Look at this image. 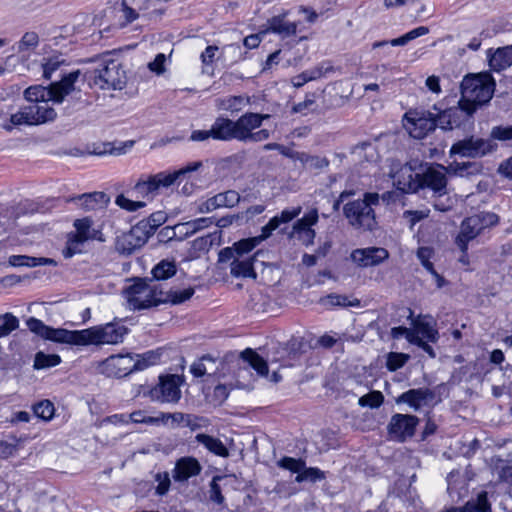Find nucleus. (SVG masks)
Here are the masks:
<instances>
[{
  "mask_svg": "<svg viewBox=\"0 0 512 512\" xmlns=\"http://www.w3.org/2000/svg\"><path fill=\"white\" fill-rule=\"evenodd\" d=\"M498 222L499 216L492 212H481L465 218L460 225L455 244L457 247L468 249L470 241L474 240L486 228L497 225Z\"/></svg>",
  "mask_w": 512,
  "mask_h": 512,
  "instance_id": "nucleus-7",
  "label": "nucleus"
},
{
  "mask_svg": "<svg viewBox=\"0 0 512 512\" xmlns=\"http://www.w3.org/2000/svg\"><path fill=\"white\" fill-rule=\"evenodd\" d=\"M437 126V116L430 111L409 110L403 117V127L415 139L425 138Z\"/></svg>",
  "mask_w": 512,
  "mask_h": 512,
  "instance_id": "nucleus-12",
  "label": "nucleus"
},
{
  "mask_svg": "<svg viewBox=\"0 0 512 512\" xmlns=\"http://www.w3.org/2000/svg\"><path fill=\"white\" fill-rule=\"evenodd\" d=\"M392 177L394 186L404 193L416 192L421 188L420 174L414 173L408 164L400 167Z\"/></svg>",
  "mask_w": 512,
  "mask_h": 512,
  "instance_id": "nucleus-22",
  "label": "nucleus"
},
{
  "mask_svg": "<svg viewBox=\"0 0 512 512\" xmlns=\"http://www.w3.org/2000/svg\"><path fill=\"white\" fill-rule=\"evenodd\" d=\"M27 326L30 331L47 340L57 343L84 345L83 330L69 331L63 328H52L34 317L27 320Z\"/></svg>",
  "mask_w": 512,
  "mask_h": 512,
  "instance_id": "nucleus-10",
  "label": "nucleus"
},
{
  "mask_svg": "<svg viewBox=\"0 0 512 512\" xmlns=\"http://www.w3.org/2000/svg\"><path fill=\"white\" fill-rule=\"evenodd\" d=\"M324 478H325V473L323 471H321L320 469H318L316 467L307 468L305 466V468L301 471V473H299L296 476L295 481L298 483H301L304 481L316 482V481L323 480Z\"/></svg>",
  "mask_w": 512,
  "mask_h": 512,
  "instance_id": "nucleus-48",
  "label": "nucleus"
},
{
  "mask_svg": "<svg viewBox=\"0 0 512 512\" xmlns=\"http://www.w3.org/2000/svg\"><path fill=\"white\" fill-rule=\"evenodd\" d=\"M155 479L158 482V485L156 487V494L161 496L165 495L169 491L171 484L169 474L167 472L158 473Z\"/></svg>",
  "mask_w": 512,
  "mask_h": 512,
  "instance_id": "nucleus-59",
  "label": "nucleus"
},
{
  "mask_svg": "<svg viewBox=\"0 0 512 512\" xmlns=\"http://www.w3.org/2000/svg\"><path fill=\"white\" fill-rule=\"evenodd\" d=\"M269 114L245 113L236 122V140L243 143H257L267 140L270 131L259 129L264 120L269 119Z\"/></svg>",
  "mask_w": 512,
  "mask_h": 512,
  "instance_id": "nucleus-6",
  "label": "nucleus"
},
{
  "mask_svg": "<svg viewBox=\"0 0 512 512\" xmlns=\"http://www.w3.org/2000/svg\"><path fill=\"white\" fill-rule=\"evenodd\" d=\"M491 140H512V126H494L490 132Z\"/></svg>",
  "mask_w": 512,
  "mask_h": 512,
  "instance_id": "nucleus-57",
  "label": "nucleus"
},
{
  "mask_svg": "<svg viewBox=\"0 0 512 512\" xmlns=\"http://www.w3.org/2000/svg\"><path fill=\"white\" fill-rule=\"evenodd\" d=\"M329 164H330V161L326 157L320 156V155H311L307 169L323 170V169L327 168L329 166Z\"/></svg>",
  "mask_w": 512,
  "mask_h": 512,
  "instance_id": "nucleus-64",
  "label": "nucleus"
},
{
  "mask_svg": "<svg viewBox=\"0 0 512 512\" xmlns=\"http://www.w3.org/2000/svg\"><path fill=\"white\" fill-rule=\"evenodd\" d=\"M56 111L50 105V101L27 104L16 113L11 114L10 121L13 125H39L55 120Z\"/></svg>",
  "mask_w": 512,
  "mask_h": 512,
  "instance_id": "nucleus-8",
  "label": "nucleus"
},
{
  "mask_svg": "<svg viewBox=\"0 0 512 512\" xmlns=\"http://www.w3.org/2000/svg\"><path fill=\"white\" fill-rule=\"evenodd\" d=\"M433 255L434 251L429 247H420L417 250V257L428 272L434 270L433 263L430 261Z\"/></svg>",
  "mask_w": 512,
  "mask_h": 512,
  "instance_id": "nucleus-58",
  "label": "nucleus"
},
{
  "mask_svg": "<svg viewBox=\"0 0 512 512\" xmlns=\"http://www.w3.org/2000/svg\"><path fill=\"white\" fill-rule=\"evenodd\" d=\"M19 326V320L11 313L0 315V338L8 336Z\"/></svg>",
  "mask_w": 512,
  "mask_h": 512,
  "instance_id": "nucleus-46",
  "label": "nucleus"
},
{
  "mask_svg": "<svg viewBox=\"0 0 512 512\" xmlns=\"http://www.w3.org/2000/svg\"><path fill=\"white\" fill-rule=\"evenodd\" d=\"M218 50L219 48L215 45L207 46L206 49L200 55L202 64L204 66L211 65L216 60Z\"/></svg>",
  "mask_w": 512,
  "mask_h": 512,
  "instance_id": "nucleus-63",
  "label": "nucleus"
},
{
  "mask_svg": "<svg viewBox=\"0 0 512 512\" xmlns=\"http://www.w3.org/2000/svg\"><path fill=\"white\" fill-rule=\"evenodd\" d=\"M159 291L158 286L152 281L148 283L146 280L139 279L126 291L129 306L134 310L158 306L162 303L159 300L162 298Z\"/></svg>",
  "mask_w": 512,
  "mask_h": 512,
  "instance_id": "nucleus-9",
  "label": "nucleus"
},
{
  "mask_svg": "<svg viewBox=\"0 0 512 512\" xmlns=\"http://www.w3.org/2000/svg\"><path fill=\"white\" fill-rule=\"evenodd\" d=\"M61 79L51 83L48 87L41 85L30 86L24 91V98L31 103H40V101H52L62 103L64 98L77 89L82 73L75 70L69 73H60Z\"/></svg>",
  "mask_w": 512,
  "mask_h": 512,
  "instance_id": "nucleus-3",
  "label": "nucleus"
},
{
  "mask_svg": "<svg viewBox=\"0 0 512 512\" xmlns=\"http://www.w3.org/2000/svg\"><path fill=\"white\" fill-rule=\"evenodd\" d=\"M298 22L289 21L287 13L273 16L267 21V28L264 32H271L279 35L281 38L294 36L297 32Z\"/></svg>",
  "mask_w": 512,
  "mask_h": 512,
  "instance_id": "nucleus-24",
  "label": "nucleus"
},
{
  "mask_svg": "<svg viewBox=\"0 0 512 512\" xmlns=\"http://www.w3.org/2000/svg\"><path fill=\"white\" fill-rule=\"evenodd\" d=\"M497 149V144L491 139L470 136L454 143L450 155H459L467 158H481Z\"/></svg>",
  "mask_w": 512,
  "mask_h": 512,
  "instance_id": "nucleus-14",
  "label": "nucleus"
},
{
  "mask_svg": "<svg viewBox=\"0 0 512 512\" xmlns=\"http://www.w3.org/2000/svg\"><path fill=\"white\" fill-rule=\"evenodd\" d=\"M384 396L380 391H371L358 400V404L362 407L378 408L382 405Z\"/></svg>",
  "mask_w": 512,
  "mask_h": 512,
  "instance_id": "nucleus-50",
  "label": "nucleus"
},
{
  "mask_svg": "<svg viewBox=\"0 0 512 512\" xmlns=\"http://www.w3.org/2000/svg\"><path fill=\"white\" fill-rule=\"evenodd\" d=\"M249 103V99L243 96H229L220 101V108L232 113L239 112Z\"/></svg>",
  "mask_w": 512,
  "mask_h": 512,
  "instance_id": "nucleus-44",
  "label": "nucleus"
},
{
  "mask_svg": "<svg viewBox=\"0 0 512 512\" xmlns=\"http://www.w3.org/2000/svg\"><path fill=\"white\" fill-rule=\"evenodd\" d=\"M332 70V66L320 64L317 67H314L310 70L304 71L301 74L295 76L292 79V83L295 87H301L305 83L316 80L320 77H322L324 74Z\"/></svg>",
  "mask_w": 512,
  "mask_h": 512,
  "instance_id": "nucleus-33",
  "label": "nucleus"
},
{
  "mask_svg": "<svg viewBox=\"0 0 512 512\" xmlns=\"http://www.w3.org/2000/svg\"><path fill=\"white\" fill-rule=\"evenodd\" d=\"M212 224L211 218H198L186 223H182L176 226V229L185 236L195 234L201 229L209 227Z\"/></svg>",
  "mask_w": 512,
  "mask_h": 512,
  "instance_id": "nucleus-37",
  "label": "nucleus"
},
{
  "mask_svg": "<svg viewBox=\"0 0 512 512\" xmlns=\"http://www.w3.org/2000/svg\"><path fill=\"white\" fill-rule=\"evenodd\" d=\"M474 114L475 111L459 99L458 106L447 108L437 114L438 126L442 130H452L471 120Z\"/></svg>",
  "mask_w": 512,
  "mask_h": 512,
  "instance_id": "nucleus-15",
  "label": "nucleus"
},
{
  "mask_svg": "<svg viewBox=\"0 0 512 512\" xmlns=\"http://www.w3.org/2000/svg\"><path fill=\"white\" fill-rule=\"evenodd\" d=\"M34 415L48 421L54 415V405L49 400H43L33 406Z\"/></svg>",
  "mask_w": 512,
  "mask_h": 512,
  "instance_id": "nucleus-49",
  "label": "nucleus"
},
{
  "mask_svg": "<svg viewBox=\"0 0 512 512\" xmlns=\"http://www.w3.org/2000/svg\"><path fill=\"white\" fill-rule=\"evenodd\" d=\"M165 61V54L159 53L156 55L155 59L148 64V68L157 75H161L165 72Z\"/></svg>",
  "mask_w": 512,
  "mask_h": 512,
  "instance_id": "nucleus-61",
  "label": "nucleus"
},
{
  "mask_svg": "<svg viewBox=\"0 0 512 512\" xmlns=\"http://www.w3.org/2000/svg\"><path fill=\"white\" fill-rule=\"evenodd\" d=\"M318 221V212L316 209L311 210L307 214H305L301 219L297 220L292 229L293 235H299L303 231H305V228H310L313 225H315Z\"/></svg>",
  "mask_w": 512,
  "mask_h": 512,
  "instance_id": "nucleus-42",
  "label": "nucleus"
},
{
  "mask_svg": "<svg viewBox=\"0 0 512 512\" xmlns=\"http://www.w3.org/2000/svg\"><path fill=\"white\" fill-rule=\"evenodd\" d=\"M106 195L102 192H94L89 194H83L77 197L75 200L78 205L84 210H92L95 208L97 203L103 199Z\"/></svg>",
  "mask_w": 512,
  "mask_h": 512,
  "instance_id": "nucleus-47",
  "label": "nucleus"
},
{
  "mask_svg": "<svg viewBox=\"0 0 512 512\" xmlns=\"http://www.w3.org/2000/svg\"><path fill=\"white\" fill-rule=\"evenodd\" d=\"M490 510L487 492L479 493L476 500L467 502L463 507V512H490Z\"/></svg>",
  "mask_w": 512,
  "mask_h": 512,
  "instance_id": "nucleus-43",
  "label": "nucleus"
},
{
  "mask_svg": "<svg viewBox=\"0 0 512 512\" xmlns=\"http://www.w3.org/2000/svg\"><path fill=\"white\" fill-rule=\"evenodd\" d=\"M65 65V60L61 56H53L48 59H45V62L42 64L43 67V77L45 79H51L53 74L61 70V67Z\"/></svg>",
  "mask_w": 512,
  "mask_h": 512,
  "instance_id": "nucleus-45",
  "label": "nucleus"
},
{
  "mask_svg": "<svg viewBox=\"0 0 512 512\" xmlns=\"http://www.w3.org/2000/svg\"><path fill=\"white\" fill-rule=\"evenodd\" d=\"M278 466L284 469H287L293 473H301V471L305 468V461L302 459H295L292 457H283L278 461Z\"/></svg>",
  "mask_w": 512,
  "mask_h": 512,
  "instance_id": "nucleus-52",
  "label": "nucleus"
},
{
  "mask_svg": "<svg viewBox=\"0 0 512 512\" xmlns=\"http://www.w3.org/2000/svg\"><path fill=\"white\" fill-rule=\"evenodd\" d=\"M201 471L202 466L196 458L185 456L176 461L172 477L176 482H186L191 477L199 475Z\"/></svg>",
  "mask_w": 512,
  "mask_h": 512,
  "instance_id": "nucleus-23",
  "label": "nucleus"
},
{
  "mask_svg": "<svg viewBox=\"0 0 512 512\" xmlns=\"http://www.w3.org/2000/svg\"><path fill=\"white\" fill-rule=\"evenodd\" d=\"M39 44V36L35 32H26L18 43V51L22 52L37 47Z\"/></svg>",
  "mask_w": 512,
  "mask_h": 512,
  "instance_id": "nucleus-55",
  "label": "nucleus"
},
{
  "mask_svg": "<svg viewBox=\"0 0 512 512\" xmlns=\"http://www.w3.org/2000/svg\"><path fill=\"white\" fill-rule=\"evenodd\" d=\"M241 357L245 360L253 369H255L259 375L265 376L268 374L267 362L254 350L248 348L241 353Z\"/></svg>",
  "mask_w": 512,
  "mask_h": 512,
  "instance_id": "nucleus-34",
  "label": "nucleus"
},
{
  "mask_svg": "<svg viewBox=\"0 0 512 512\" xmlns=\"http://www.w3.org/2000/svg\"><path fill=\"white\" fill-rule=\"evenodd\" d=\"M18 442L19 440H15L14 443L0 440V458L7 459L13 456L18 450Z\"/></svg>",
  "mask_w": 512,
  "mask_h": 512,
  "instance_id": "nucleus-60",
  "label": "nucleus"
},
{
  "mask_svg": "<svg viewBox=\"0 0 512 512\" xmlns=\"http://www.w3.org/2000/svg\"><path fill=\"white\" fill-rule=\"evenodd\" d=\"M166 221V214L162 211L152 213L147 219L139 221L137 224L145 225V233L151 237L156 229Z\"/></svg>",
  "mask_w": 512,
  "mask_h": 512,
  "instance_id": "nucleus-41",
  "label": "nucleus"
},
{
  "mask_svg": "<svg viewBox=\"0 0 512 512\" xmlns=\"http://www.w3.org/2000/svg\"><path fill=\"white\" fill-rule=\"evenodd\" d=\"M389 258V252L383 247L357 248L350 253V260L359 268L378 266Z\"/></svg>",
  "mask_w": 512,
  "mask_h": 512,
  "instance_id": "nucleus-18",
  "label": "nucleus"
},
{
  "mask_svg": "<svg viewBox=\"0 0 512 512\" xmlns=\"http://www.w3.org/2000/svg\"><path fill=\"white\" fill-rule=\"evenodd\" d=\"M423 340L427 339L430 342H436L438 340V332L429 323H419L417 325V333Z\"/></svg>",
  "mask_w": 512,
  "mask_h": 512,
  "instance_id": "nucleus-56",
  "label": "nucleus"
},
{
  "mask_svg": "<svg viewBox=\"0 0 512 512\" xmlns=\"http://www.w3.org/2000/svg\"><path fill=\"white\" fill-rule=\"evenodd\" d=\"M179 380L180 378L177 375L160 377V383L153 390V396L161 402H178L181 397Z\"/></svg>",
  "mask_w": 512,
  "mask_h": 512,
  "instance_id": "nucleus-21",
  "label": "nucleus"
},
{
  "mask_svg": "<svg viewBox=\"0 0 512 512\" xmlns=\"http://www.w3.org/2000/svg\"><path fill=\"white\" fill-rule=\"evenodd\" d=\"M435 398V394L428 388L410 389L402 393L397 402L408 404L414 410H418L423 405H428Z\"/></svg>",
  "mask_w": 512,
  "mask_h": 512,
  "instance_id": "nucleus-25",
  "label": "nucleus"
},
{
  "mask_svg": "<svg viewBox=\"0 0 512 512\" xmlns=\"http://www.w3.org/2000/svg\"><path fill=\"white\" fill-rule=\"evenodd\" d=\"M408 360V356L402 353L391 352L388 354L386 367L389 371H396L403 367Z\"/></svg>",
  "mask_w": 512,
  "mask_h": 512,
  "instance_id": "nucleus-54",
  "label": "nucleus"
},
{
  "mask_svg": "<svg viewBox=\"0 0 512 512\" xmlns=\"http://www.w3.org/2000/svg\"><path fill=\"white\" fill-rule=\"evenodd\" d=\"M319 303L325 307H333V306H359L360 301L358 299H354L350 301L347 296L340 295L336 293H331L326 296H323L319 299Z\"/></svg>",
  "mask_w": 512,
  "mask_h": 512,
  "instance_id": "nucleus-35",
  "label": "nucleus"
},
{
  "mask_svg": "<svg viewBox=\"0 0 512 512\" xmlns=\"http://www.w3.org/2000/svg\"><path fill=\"white\" fill-rule=\"evenodd\" d=\"M261 242V238H248L243 239L235 243L233 246L236 249V253L238 257H244L245 254L251 252L259 243Z\"/></svg>",
  "mask_w": 512,
  "mask_h": 512,
  "instance_id": "nucleus-51",
  "label": "nucleus"
},
{
  "mask_svg": "<svg viewBox=\"0 0 512 512\" xmlns=\"http://www.w3.org/2000/svg\"><path fill=\"white\" fill-rule=\"evenodd\" d=\"M134 357L135 364H139L138 366H141V368H137V371L144 370L147 367L156 364L159 360V354L154 351H148L143 355L136 354Z\"/></svg>",
  "mask_w": 512,
  "mask_h": 512,
  "instance_id": "nucleus-53",
  "label": "nucleus"
},
{
  "mask_svg": "<svg viewBox=\"0 0 512 512\" xmlns=\"http://www.w3.org/2000/svg\"><path fill=\"white\" fill-rule=\"evenodd\" d=\"M211 133L215 140H236V122L229 118L218 117L211 126Z\"/></svg>",
  "mask_w": 512,
  "mask_h": 512,
  "instance_id": "nucleus-26",
  "label": "nucleus"
},
{
  "mask_svg": "<svg viewBox=\"0 0 512 512\" xmlns=\"http://www.w3.org/2000/svg\"><path fill=\"white\" fill-rule=\"evenodd\" d=\"M75 232L68 235L66 247L63 249V256L71 258L76 253L81 252V246L89 240L100 238V231L93 226L92 219L85 217L77 219L74 222Z\"/></svg>",
  "mask_w": 512,
  "mask_h": 512,
  "instance_id": "nucleus-11",
  "label": "nucleus"
},
{
  "mask_svg": "<svg viewBox=\"0 0 512 512\" xmlns=\"http://www.w3.org/2000/svg\"><path fill=\"white\" fill-rule=\"evenodd\" d=\"M379 202L378 193L367 192L362 199L346 202L343 206V215L353 229L360 232H373L378 227L375 207Z\"/></svg>",
  "mask_w": 512,
  "mask_h": 512,
  "instance_id": "nucleus-1",
  "label": "nucleus"
},
{
  "mask_svg": "<svg viewBox=\"0 0 512 512\" xmlns=\"http://www.w3.org/2000/svg\"><path fill=\"white\" fill-rule=\"evenodd\" d=\"M91 153L97 156H103L106 154L119 155L122 153V149L113 147L111 143H103L95 146Z\"/></svg>",
  "mask_w": 512,
  "mask_h": 512,
  "instance_id": "nucleus-62",
  "label": "nucleus"
},
{
  "mask_svg": "<svg viewBox=\"0 0 512 512\" xmlns=\"http://www.w3.org/2000/svg\"><path fill=\"white\" fill-rule=\"evenodd\" d=\"M489 66L495 71H501L512 65V45L498 48L493 54H488Z\"/></svg>",
  "mask_w": 512,
  "mask_h": 512,
  "instance_id": "nucleus-29",
  "label": "nucleus"
},
{
  "mask_svg": "<svg viewBox=\"0 0 512 512\" xmlns=\"http://www.w3.org/2000/svg\"><path fill=\"white\" fill-rule=\"evenodd\" d=\"M259 252H256L252 257H238L231 262V274L235 277H251L256 278V273L253 268V261Z\"/></svg>",
  "mask_w": 512,
  "mask_h": 512,
  "instance_id": "nucleus-28",
  "label": "nucleus"
},
{
  "mask_svg": "<svg viewBox=\"0 0 512 512\" xmlns=\"http://www.w3.org/2000/svg\"><path fill=\"white\" fill-rule=\"evenodd\" d=\"M97 65L91 72L93 85L102 90H122L127 83L126 71L119 59L106 53L97 60Z\"/></svg>",
  "mask_w": 512,
  "mask_h": 512,
  "instance_id": "nucleus-5",
  "label": "nucleus"
},
{
  "mask_svg": "<svg viewBox=\"0 0 512 512\" xmlns=\"http://www.w3.org/2000/svg\"><path fill=\"white\" fill-rule=\"evenodd\" d=\"M446 169L448 173L463 177L479 173L480 165L474 162H454L451 163Z\"/></svg>",
  "mask_w": 512,
  "mask_h": 512,
  "instance_id": "nucleus-38",
  "label": "nucleus"
},
{
  "mask_svg": "<svg viewBox=\"0 0 512 512\" xmlns=\"http://www.w3.org/2000/svg\"><path fill=\"white\" fill-rule=\"evenodd\" d=\"M190 371L195 377L215 375L218 371L217 361L211 356L205 355L191 365Z\"/></svg>",
  "mask_w": 512,
  "mask_h": 512,
  "instance_id": "nucleus-31",
  "label": "nucleus"
},
{
  "mask_svg": "<svg viewBox=\"0 0 512 512\" xmlns=\"http://www.w3.org/2000/svg\"><path fill=\"white\" fill-rule=\"evenodd\" d=\"M126 333L124 325L113 322L83 329L84 345L118 344Z\"/></svg>",
  "mask_w": 512,
  "mask_h": 512,
  "instance_id": "nucleus-13",
  "label": "nucleus"
},
{
  "mask_svg": "<svg viewBox=\"0 0 512 512\" xmlns=\"http://www.w3.org/2000/svg\"><path fill=\"white\" fill-rule=\"evenodd\" d=\"M195 440L203 445L209 452L220 456V457H228L229 451L226 446L222 443V441L213 436L199 433L195 436Z\"/></svg>",
  "mask_w": 512,
  "mask_h": 512,
  "instance_id": "nucleus-30",
  "label": "nucleus"
},
{
  "mask_svg": "<svg viewBox=\"0 0 512 512\" xmlns=\"http://www.w3.org/2000/svg\"><path fill=\"white\" fill-rule=\"evenodd\" d=\"M213 197L217 209L219 208H232L240 202V195L235 190H227L225 192L218 193Z\"/></svg>",
  "mask_w": 512,
  "mask_h": 512,
  "instance_id": "nucleus-36",
  "label": "nucleus"
},
{
  "mask_svg": "<svg viewBox=\"0 0 512 512\" xmlns=\"http://www.w3.org/2000/svg\"><path fill=\"white\" fill-rule=\"evenodd\" d=\"M447 169L443 165L429 166L420 174L421 188H429L438 197L447 194Z\"/></svg>",
  "mask_w": 512,
  "mask_h": 512,
  "instance_id": "nucleus-17",
  "label": "nucleus"
},
{
  "mask_svg": "<svg viewBox=\"0 0 512 512\" xmlns=\"http://www.w3.org/2000/svg\"><path fill=\"white\" fill-rule=\"evenodd\" d=\"M460 90L462 102L476 112L493 97L495 82L488 73L467 75L461 82Z\"/></svg>",
  "mask_w": 512,
  "mask_h": 512,
  "instance_id": "nucleus-4",
  "label": "nucleus"
},
{
  "mask_svg": "<svg viewBox=\"0 0 512 512\" xmlns=\"http://www.w3.org/2000/svg\"><path fill=\"white\" fill-rule=\"evenodd\" d=\"M61 358L57 354H45L44 352H37L34 358V369L41 370L55 367L60 364Z\"/></svg>",
  "mask_w": 512,
  "mask_h": 512,
  "instance_id": "nucleus-40",
  "label": "nucleus"
},
{
  "mask_svg": "<svg viewBox=\"0 0 512 512\" xmlns=\"http://www.w3.org/2000/svg\"><path fill=\"white\" fill-rule=\"evenodd\" d=\"M203 168V162L202 161H194L189 162L182 168L175 170L172 173H166L165 172V178L168 179L167 183L170 187L177 181H183L186 180L187 182H193L194 181V173H197L201 171Z\"/></svg>",
  "mask_w": 512,
  "mask_h": 512,
  "instance_id": "nucleus-27",
  "label": "nucleus"
},
{
  "mask_svg": "<svg viewBox=\"0 0 512 512\" xmlns=\"http://www.w3.org/2000/svg\"><path fill=\"white\" fill-rule=\"evenodd\" d=\"M418 422V418L414 415H393L387 426L389 438L394 441L404 442L407 438L414 435Z\"/></svg>",
  "mask_w": 512,
  "mask_h": 512,
  "instance_id": "nucleus-16",
  "label": "nucleus"
},
{
  "mask_svg": "<svg viewBox=\"0 0 512 512\" xmlns=\"http://www.w3.org/2000/svg\"><path fill=\"white\" fill-rule=\"evenodd\" d=\"M103 365L106 373L113 377H124L141 368L139 364H135V357L132 354L112 355L104 361Z\"/></svg>",
  "mask_w": 512,
  "mask_h": 512,
  "instance_id": "nucleus-20",
  "label": "nucleus"
},
{
  "mask_svg": "<svg viewBox=\"0 0 512 512\" xmlns=\"http://www.w3.org/2000/svg\"><path fill=\"white\" fill-rule=\"evenodd\" d=\"M176 273V265L174 261L162 260L153 269L152 275L155 280H165Z\"/></svg>",
  "mask_w": 512,
  "mask_h": 512,
  "instance_id": "nucleus-39",
  "label": "nucleus"
},
{
  "mask_svg": "<svg viewBox=\"0 0 512 512\" xmlns=\"http://www.w3.org/2000/svg\"><path fill=\"white\" fill-rule=\"evenodd\" d=\"M168 179L165 178V172H159L153 175H142L132 186L130 192L131 196L137 199L132 200L124 194H119L115 198V204L123 210L128 212H135L146 206V201H151L158 195L161 187L168 188Z\"/></svg>",
  "mask_w": 512,
  "mask_h": 512,
  "instance_id": "nucleus-2",
  "label": "nucleus"
},
{
  "mask_svg": "<svg viewBox=\"0 0 512 512\" xmlns=\"http://www.w3.org/2000/svg\"><path fill=\"white\" fill-rule=\"evenodd\" d=\"M150 237L145 233L144 224H136L129 232L117 238L116 248L123 254H131L142 247Z\"/></svg>",
  "mask_w": 512,
  "mask_h": 512,
  "instance_id": "nucleus-19",
  "label": "nucleus"
},
{
  "mask_svg": "<svg viewBox=\"0 0 512 512\" xmlns=\"http://www.w3.org/2000/svg\"><path fill=\"white\" fill-rule=\"evenodd\" d=\"M194 292L195 290L193 287H188L182 290H160L159 294H161L162 298H160L159 300L162 301V303H171L173 305H179L189 300L194 295Z\"/></svg>",
  "mask_w": 512,
  "mask_h": 512,
  "instance_id": "nucleus-32",
  "label": "nucleus"
}]
</instances>
